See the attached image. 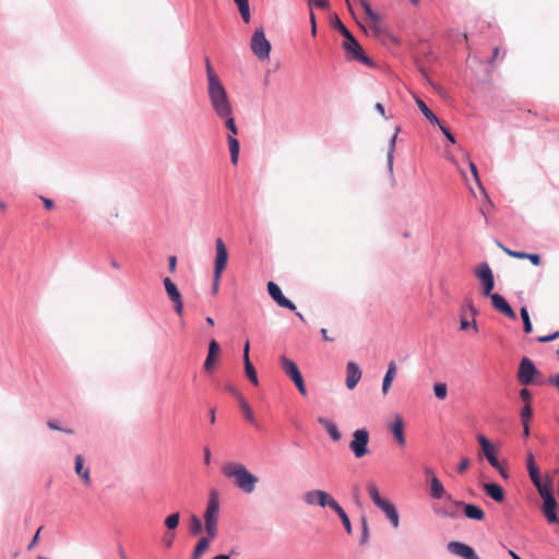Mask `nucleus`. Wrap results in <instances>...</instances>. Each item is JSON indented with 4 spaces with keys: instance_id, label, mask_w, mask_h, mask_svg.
<instances>
[{
    "instance_id": "obj_1",
    "label": "nucleus",
    "mask_w": 559,
    "mask_h": 559,
    "mask_svg": "<svg viewBox=\"0 0 559 559\" xmlns=\"http://www.w3.org/2000/svg\"><path fill=\"white\" fill-rule=\"evenodd\" d=\"M475 275L483 284V294L486 297H490L492 307L507 316L508 318L515 320L516 313L512 309V307L509 305L507 299L501 296L500 294L492 293L495 288V277L493 273L488 265V263L483 262L480 263L477 269L475 270Z\"/></svg>"
},
{
    "instance_id": "obj_2",
    "label": "nucleus",
    "mask_w": 559,
    "mask_h": 559,
    "mask_svg": "<svg viewBox=\"0 0 559 559\" xmlns=\"http://www.w3.org/2000/svg\"><path fill=\"white\" fill-rule=\"evenodd\" d=\"M222 472L226 477L233 478L235 486L245 493L253 492L259 481V478L240 463H226Z\"/></svg>"
},
{
    "instance_id": "obj_3",
    "label": "nucleus",
    "mask_w": 559,
    "mask_h": 559,
    "mask_svg": "<svg viewBox=\"0 0 559 559\" xmlns=\"http://www.w3.org/2000/svg\"><path fill=\"white\" fill-rule=\"evenodd\" d=\"M332 26L338 31L345 38L343 43V49L347 53V59L359 61L367 66H372V61L365 55V51L355 36L348 31L344 23L336 15L332 22Z\"/></svg>"
},
{
    "instance_id": "obj_4",
    "label": "nucleus",
    "mask_w": 559,
    "mask_h": 559,
    "mask_svg": "<svg viewBox=\"0 0 559 559\" xmlns=\"http://www.w3.org/2000/svg\"><path fill=\"white\" fill-rule=\"evenodd\" d=\"M219 519V495L217 490L212 489L209 493L206 508L204 511V530L206 536L215 538L218 532Z\"/></svg>"
},
{
    "instance_id": "obj_5",
    "label": "nucleus",
    "mask_w": 559,
    "mask_h": 559,
    "mask_svg": "<svg viewBox=\"0 0 559 559\" xmlns=\"http://www.w3.org/2000/svg\"><path fill=\"white\" fill-rule=\"evenodd\" d=\"M207 93L212 108L218 118L233 114V106L223 84L209 86Z\"/></svg>"
},
{
    "instance_id": "obj_6",
    "label": "nucleus",
    "mask_w": 559,
    "mask_h": 559,
    "mask_svg": "<svg viewBox=\"0 0 559 559\" xmlns=\"http://www.w3.org/2000/svg\"><path fill=\"white\" fill-rule=\"evenodd\" d=\"M250 48L260 60L270 57L271 44L266 39L263 27L257 28L251 37Z\"/></svg>"
},
{
    "instance_id": "obj_7",
    "label": "nucleus",
    "mask_w": 559,
    "mask_h": 559,
    "mask_svg": "<svg viewBox=\"0 0 559 559\" xmlns=\"http://www.w3.org/2000/svg\"><path fill=\"white\" fill-rule=\"evenodd\" d=\"M368 443L369 432L366 428H360L353 432L349 449L356 459H361L369 453Z\"/></svg>"
},
{
    "instance_id": "obj_8",
    "label": "nucleus",
    "mask_w": 559,
    "mask_h": 559,
    "mask_svg": "<svg viewBox=\"0 0 559 559\" xmlns=\"http://www.w3.org/2000/svg\"><path fill=\"white\" fill-rule=\"evenodd\" d=\"M302 499L308 506H319L322 508H332L336 500L326 491L320 489H313L306 491Z\"/></svg>"
},
{
    "instance_id": "obj_9",
    "label": "nucleus",
    "mask_w": 559,
    "mask_h": 559,
    "mask_svg": "<svg viewBox=\"0 0 559 559\" xmlns=\"http://www.w3.org/2000/svg\"><path fill=\"white\" fill-rule=\"evenodd\" d=\"M540 372L528 357H523L520 361L518 380L522 385H531L534 383V378L539 376Z\"/></svg>"
},
{
    "instance_id": "obj_10",
    "label": "nucleus",
    "mask_w": 559,
    "mask_h": 559,
    "mask_svg": "<svg viewBox=\"0 0 559 559\" xmlns=\"http://www.w3.org/2000/svg\"><path fill=\"white\" fill-rule=\"evenodd\" d=\"M215 249L216 257L214 262V272H216V278H221L228 262V251L222 238L216 239Z\"/></svg>"
},
{
    "instance_id": "obj_11",
    "label": "nucleus",
    "mask_w": 559,
    "mask_h": 559,
    "mask_svg": "<svg viewBox=\"0 0 559 559\" xmlns=\"http://www.w3.org/2000/svg\"><path fill=\"white\" fill-rule=\"evenodd\" d=\"M267 293L280 307L296 311L295 304L283 295L281 287L276 283H267Z\"/></svg>"
},
{
    "instance_id": "obj_12",
    "label": "nucleus",
    "mask_w": 559,
    "mask_h": 559,
    "mask_svg": "<svg viewBox=\"0 0 559 559\" xmlns=\"http://www.w3.org/2000/svg\"><path fill=\"white\" fill-rule=\"evenodd\" d=\"M477 441L480 444L483 453H484L485 457L487 459L488 463L493 468H500V463L496 455V450H495V447L492 445V443L484 435H478Z\"/></svg>"
},
{
    "instance_id": "obj_13",
    "label": "nucleus",
    "mask_w": 559,
    "mask_h": 559,
    "mask_svg": "<svg viewBox=\"0 0 559 559\" xmlns=\"http://www.w3.org/2000/svg\"><path fill=\"white\" fill-rule=\"evenodd\" d=\"M377 508H379L384 513L393 528H397L400 526V514L396 507L392 502L384 500Z\"/></svg>"
},
{
    "instance_id": "obj_14",
    "label": "nucleus",
    "mask_w": 559,
    "mask_h": 559,
    "mask_svg": "<svg viewBox=\"0 0 559 559\" xmlns=\"http://www.w3.org/2000/svg\"><path fill=\"white\" fill-rule=\"evenodd\" d=\"M453 504L457 506V507L463 506V508H464V515L467 519L476 520V521H483L485 519L484 510L479 506H477V504L464 503V502H461V501H453Z\"/></svg>"
},
{
    "instance_id": "obj_15",
    "label": "nucleus",
    "mask_w": 559,
    "mask_h": 559,
    "mask_svg": "<svg viewBox=\"0 0 559 559\" xmlns=\"http://www.w3.org/2000/svg\"><path fill=\"white\" fill-rule=\"evenodd\" d=\"M221 353V346L216 340H211L209 343V352L204 361V369L206 372H212L215 361Z\"/></svg>"
},
{
    "instance_id": "obj_16",
    "label": "nucleus",
    "mask_w": 559,
    "mask_h": 559,
    "mask_svg": "<svg viewBox=\"0 0 559 559\" xmlns=\"http://www.w3.org/2000/svg\"><path fill=\"white\" fill-rule=\"evenodd\" d=\"M542 511L550 524L559 523V516L557 513V500L555 497L543 501Z\"/></svg>"
},
{
    "instance_id": "obj_17",
    "label": "nucleus",
    "mask_w": 559,
    "mask_h": 559,
    "mask_svg": "<svg viewBox=\"0 0 559 559\" xmlns=\"http://www.w3.org/2000/svg\"><path fill=\"white\" fill-rule=\"evenodd\" d=\"M361 378V371L358 365L354 361H349L346 366V386L353 390Z\"/></svg>"
},
{
    "instance_id": "obj_18",
    "label": "nucleus",
    "mask_w": 559,
    "mask_h": 559,
    "mask_svg": "<svg viewBox=\"0 0 559 559\" xmlns=\"http://www.w3.org/2000/svg\"><path fill=\"white\" fill-rule=\"evenodd\" d=\"M483 489L496 502H502L506 498L504 490L498 483H485Z\"/></svg>"
},
{
    "instance_id": "obj_19",
    "label": "nucleus",
    "mask_w": 559,
    "mask_h": 559,
    "mask_svg": "<svg viewBox=\"0 0 559 559\" xmlns=\"http://www.w3.org/2000/svg\"><path fill=\"white\" fill-rule=\"evenodd\" d=\"M447 547L451 554L460 556L464 559H468L469 556L475 551L471 546L461 542H450Z\"/></svg>"
},
{
    "instance_id": "obj_20",
    "label": "nucleus",
    "mask_w": 559,
    "mask_h": 559,
    "mask_svg": "<svg viewBox=\"0 0 559 559\" xmlns=\"http://www.w3.org/2000/svg\"><path fill=\"white\" fill-rule=\"evenodd\" d=\"M318 423L321 427H323L325 429V431L328 432V435L334 442H337L341 440L342 435H341L336 424H334L332 420H330L325 417H319Z\"/></svg>"
},
{
    "instance_id": "obj_21",
    "label": "nucleus",
    "mask_w": 559,
    "mask_h": 559,
    "mask_svg": "<svg viewBox=\"0 0 559 559\" xmlns=\"http://www.w3.org/2000/svg\"><path fill=\"white\" fill-rule=\"evenodd\" d=\"M396 376V364L394 360L390 361L388 365V370L383 377L382 381V393L386 394L392 385V382Z\"/></svg>"
},
{
    "instance_id": "obj_22",
    "label": "nucleus",
    "mask_w": 559,
    "mask_h": 559,
    "mask_svg": "<svg viewBox=\"0 0 559 559\" xmlns=\"http://www.w3.org/2000/svg\"><path fill=\"white\" fill-rule=\"evenodd\" d=\"M331 510H333L340 518L345 531L347 534H352L353 532V528H352V523H350V520L347 515V513L345 512V510L343 509V507L336 501Z\"/></svg>"
},
{
    "instance_id": "obj_23",
    "label": "nucleus",
    "mask_w": 559,
    "mask_h": 559,
    "mask_svg": "<svg viewBox=\"0 0 559 559\" xmlns=\"http://www.w3.org/2000/svg\"><path fill=\"white\" fill-rule=\"evenodd\" d=\"M280 362H281L283 372L288 378H292L293 376H295L296 373H298L300 371L298 366L296 365V362L294 360L287 358L284 355L280 357Z\"/></svg>"
},
{
    "instance_id": "obj_24",
    "label": "nucleus",
    "mask_w": 559,
    "mask_h": 559,
    "mask_svg": "<svg viewBox=\"0 0 559 559\" xmlns=\"http://www.w3.org/2000/svg\"><path fill=\"white\" fill-rule=\"evenodd\" d=\"M430 496L433 499H442L445 497V489L436 475L430 478Z\"/></svg>"
},
{
    "instance_id": "obj_25",
    "label": "nucleus",
    "mask_w": 559,
    "mask_h": 559,
    "mask_svg": "<svg viewBox=\"0 0 559 559\" xmlns=\"http://www.w3.org/2000/svg\"><path fill=\"white\" fill-rule=\"evenodd\" d=\"M391 431L399 444L402 447L405 445L404 425L401 417L397 416L395 421L391 425Z\"/></svg>"
},
{
    "instance_id": "obj_26",
    "label": "nucleus",
    "mask_w": 559,
    "mask_h": 559,
    "mask_svg": "<svg viewBox=\"0 0 559 559\" xmlns=\"http://www.w3.org/2000/svg\"><path fill=\"white\" fill-rule=\"evenodd\" d=\"M83 462H84V460H83L82 455L78 454L75 456L74 469H75L76 475L83 479L84 484L90 485L91 484L90 468H84Z\"/></svg>"
},
{
    "instance_id": "obj_27",
    "label": "nucleus",
    "mask_w": 559,
    "mask_h": 559,
    "mask_svg": "<svg viewBox=\"0 0 559 559\" xmlns=\"http://www.w3.org/2000/svg\"><path fill=\"white\" fill-rule=\"evenodd\" d=\"M416 105L418 106L421 114L425 116V118L432 124H440V121L438 117L435 115V112L426 105V103L420 99L416 98Z\"/></svg>"
},
{
    "instance_id": "obj_28",
    "label": "nucleus",
    "mask_w": 559,
    "mask_h": 559,
    "mask_svg": "<svg viewBox=\"0 0 559 559\" xmlns=\"http://www.w3.org/2000/svg\"><path fill=\"white\" fill-rule=\"evenodd\" d=\"M227 143L230 153V160L234 165L238 163L240 144L239 141L231 134L227 135Z\"/></svg>"
},
{
    "instance_id": "obj_29",
    "label": "nucleus",
    "mask_w": 559,
    "mask_h": 559,
    "mask_svg": "<svg viewBox=\"0 0 559 559\" xmlns=\"http://www.w3.org/2000/svg\"><path fill=\"white\" fill-rule=\"evenodd\" d=\"M399 131H400V129L397 128L389 141L386 164H388V169L390 173H393L394 152H395V144H396Z\"/></svg>"
},
{
    "instance_id": "obj_30",
    "label": "nucleus",
    "mask_w": 559,
    "mask_h": 559,
    "mask_svg": "<svg viewBox=\"0 0 559 559\" xmlns=\"http://www.w3.org/2000/svg\"><path fill=\"white\" fill-rule=\"evenodd\" d=\"M164 286H165L167 296L171 301H177L178 299L181 298V294H180L178 287L169 277L164 278Z\"/></svg>"
},
{
    "instance_id": "obj_31",
    "label": "nucleus",
    "mask_w": 559,
    "mask_h": 559,
    "mask_svg": "<svg viewBox=\"0 0 559 559\" xmlns=\"http://www.w3.org/2000/svg\"><path fill=\"white\" fill-rule=\"evenodd\" d=\"M535 488L537 489L543 501L555 497L552 489H551V480L550 479L539 483L538 485L535 486Z\"/></svg>"
},
{
    "instance_id": "obj_32",
    "label": "nucleus",
    "mask_w": 559,
    "mask_h": 559,
    "mask_svg": "<svg viewBox=\"0 0 559 559\" xmlns=\"http://www.w3.org/2000/svg\"><path fill=\"white\" fill-rule=\"evenodd\" d=\"M367 491L376 507H378L385 500L384 498L381 497L377 484L372 480L367 483Z\"/></svg>"
},
{
    "instance_id": "obj_33",
    "label": "nucleus",
    "mask_w": 559,
    "mask_h": 559,
    "mask_svg": "<svg viewBox=\"0 0 559 559\" xmlns=\"http://www.w3.org/2000/svg\"><path fill=\"white\" fill-rule=\"evenodd\" d=\"M212 539L213 538H210V536H203L199 539L192 551L194 559H200L202 554L209 549Z\"/></svg>"
},
{
    "instance_id": "obj_34",
    "label": "nucleus",
    "mask_w": 559,
    "mask_h": 559,
    "mask_svg": "<svg viewBox=\"0 0 559 559\" xmlns=\"http://www.w3.org/2000/svg\"><path fill=\"white\" fill-rule=\"evenodd\" d=\"M243 365H245V373H246L248 380L253 385H258L259 384V380H258L257 371H255V368L252 365L250 358H247L246 361H243Z\"/></svg>"
},
{
    "instance_id": "obj_35",
    "label": "nucleus",
    "mask_w": 559,
    "mask_h": 559,
    "mask_svg": "<svg viewBox=\"0 0 559 559\" xmlns=\"http://www.w3.org/2000/svg\"><path fill=\"white\" fill-rule=\"evenodd\" d=\"M245 23L250 22L249 0H234Z\"/></svg>"
},
{
    "instance_id": "obj_36",
    "label": "nucleus",
    "mask_w": 559,
    "mask_h": 559,
    "mask_svg": "<svg viewBox=\"0 0 559 559\" xmlns=\"http://www.w3.org/2000/svg\"><path fill=\"white\" fill-rule=\"evenodd\" d=\"M190 525V533L191 535L195 536L199 535L203 530V524L200 520V518L197 514H191L189 519Z\"/></svg>"
},
{
    "instance_id": "obj_37",
    "label": "nucleus",
    "mask_w": 559,
    "mask_h": 559,
    "mask_svg": "<svg viewBox=\"0 0 559 559\" xmlns=\"http://www.w3.org/2000/svg\"><path fill=\"white\" fill-rule=\"evenodd\" d=\"M179 521H180V513L174 512V513L169 514L168 516H166L164 524H165L167 531L171 532L178 527Z\"/></svg>"
},
{
    "instance_id": "obj_38",
    "label": "nucleus",
    "mask_w": 559,
    "mask_h": 559,
    "mask_svg": "<svg viewBox=\"0 0 559 559\" xmlns=\"http://www.w3.org/2000/svg\"><path fill=\"white\" fill-rule=\"evenodd\" d=\"M520 316H521V319H522V322H523V331L526 334L531 333L533 331V325H532V322H531L528 310H527V308L525 306H523L520 309Z\"/></svg>"
},
{
    "instance_id": "obj_39",
    "label": "nucleus",
    "mask_w": 559,
    "mask_h": 559,
    "mask_svg": "<svg viewBox=\"0 0 559 559\" xmlns=\"http://www.w3.org/2000/svg\"><path fill=\"white\" fill-rule=\"evenodd\" d=\"M205 67H206V75H207L209 86L222 84L218 76L215 74V72L213 70L209 58L205 59Z\"/></svg>"
},
{
    "instance_id": "obj_40",
    "label": "nucleus",
    "mask_w": 559,
    "mask_h": 559,
    "mask_svg": "<svg viewBox=\"0 0 559 559\" xmlns=\"http://www.w3.org/2000/svg\"><path fill=\"white\" fill-rule=\"evenodd\" d=\"M513 258H516V259H527L531 261V263L535 266H538L540 265L542 263V258L539 254L537 253H526V252H523V253H514L513 254Z\"/></svg>"
},
{
    "instance_id": "obj_41",
    "label": "nucleus",
    "mask_w": 559,
    "mask_h": 559,
    "mask_svg": "<svg viewBox=\"0 0 559 559\" xmlns=\"http://www.w3.org/2000/svg\"><path fill=\"white\" fill-rule=\"evenodd\" d=\"M239 403H240V407L243 412V415L246 417V419L252 424L255 423V419H254V415L252 413V409L250 408L249 404L246 402V400L240 396V400H239Z\"/></svg>"
},
{
    "instance_id": "obj_42",
    "label": "nucleus",
    "mask_w": 559,
    "mask_h": 559,
    "mask_svg": "<svg viewBox=\"0 0 559 559\" xmlns=\"http://www.w3.org/2000/svg\"><path fill=\"white\" fill-rule=\"evenodd\" d=\"M360 1V4L364 9V11L366 12V14L369 16V19L373 22V23H378L380 17L379 15L372 10V8L370 7V4L368 3L367 0H359Z\"/></svg>"
},
{
    "instance_id": "obj_43",
    "label": "nucleus",
    "mask_w": 559,
    "mask_h": 559,
    "mask_svg": "<svg viewBox=\"0 0 559 559\" xmlns=\"http://www.w3.org/2000/svg\"><path fill=\"white\" fill-rule=\"evenodd\" d=\"M219 118L225 120V126L231 135H236L238 133V128L236 126L235 118H234L233 114L228 115L226 117H219Z\"/></svg>"
},
{
    "instance_id": "obj_44",
    "label": "nucleus",
    "mask_w": 559,
    "mask_h": 559,
    "mask_svg": "<svg viewBox=\"0 0 559 559\" xmlns=\"http://www.w3.org/2000/svg\"><path fill=\"white\" fill-rule=\"evenodd\" d=\"M47 426L52 430L63 431L68 435H73L74 430L72 428L62 427L60 423L56 419H50L47 421Z\"/></svg>"
},
{
    "instance_id": "obj_45",
    "label": "nucleus",
    "mask_w": 559,
    "mask_h": 559,
    "mask_svg": "<svg viewBox=\"0 0 559 559\" xmlns=\"http://www.w3.org/2000/svg\"><path fill=\"white\" fill-rule=\"evenodd\" d=\"M433 392L437 399L444 400L448 393V386L445 383L440 382L433 385Z\"/></svg>"
},
{
    "instance_id": "obj_46",
    "label": "nucleus",
    "mask_w": 559,
    "mask_h": 559,
    "mask_svg": "<svg viewBox=\"0 0 559 559\" xmlns=\"http://www.w3.org/2000/svg\"><path fill=\"white\" fill-rule=\"evenodd\" d=\"M468 166H469V169H471V173L477 183V186L483 190V192L485 193V188L483 187L481 182H480V179H479V175H478V169H477V166L474 162L469 160L468 162Z\"/></svg>"
},
{
    "instance_id": "obj_47",
    "label": "nucleus",
    "mask_w": 559,
    "mask_h": 559,
    "mask_svg": "<svg viewBox=\"0 0 559 559\" xmlns=\"http://www.w3.org/2000/svg\"><path fill=\"white\" fill-rule=\"evenodd\" d=\"M533 416V409L531 407V404H525L524 407L522 408L521 411V419H522V424L523 423H527L531 420Z\"/></svg>"
},
{
    "instance_id": "obj_48",
    "label": "nucleus",
    "mask_w": 559,
    "mask_h": 559,
    "mask_svg": "<svg viewBox=\"0 0 559 559\" xmlns=\"http://www.w3.org/2000/svg\"><path fill=\"white\" fill-rule=\"evenodd\" d=\"M308 5L311 10H312V8L328 9L329 1L328 0H308Z\"/></svg>"
},
{
    "instance_id": "obj_49",
    "label": "nucleus",
    "mask_w": 559,
    "mask_h": 559,
    "mask_svg": "<svg viewBox=\"0 0 559 559\" xmlns=\"http://www.w3.org/2000/svg\"><path fill=\"white\" fill-rule=\"evenodd\" d=\"M526 467H527V472H532V471L538 469V466L536 465V462H535V457H534V455L532 453L527 454Z\"/></svg>"
},
{
    "instance_id": "obj_50",
    "label": "nucleus",
    "mask_w": 559,
    "mask_h": 559,
    "mask_svg": "<svg viewBox=\"0 0 559 559\" xmlns=\"http://www.w3.org/2000/svg\"><path fill=\"white\" fill-rule=\"evenodd\" d=\"M441 132L444 134V136L447 138L448 141H450L451 143H455V136L454 134L450 131V129L443 124H438Z\"/></svg>"
},
{
    "instance_id": "obj_51",
    "label": "nucleus",
    "mask_w": 559,
    "mask_h": 559,
    "mask_svg": "<svg viewBox=\"0 0 559 559\" xmlns=\"http://www.w3.org/2000/svg\"><path fill=\"white\" fill-rule=\"evenodd\" d=\"M528 476H530L532 483L534 484V486H536L543 481L542 477H540L539 468L536 471L528 472Z\"/></svg>"
},
{
    "instance_id": "obj_52",
    "label": "nucleus",
    "mask_w": 559,
    "mask_h": 559,
    "mask_svg": "<svg viewBox=\"0 0 559 559\" xmlns=\"http://www.w3.org/2000/svg\"><path fill=\"white\" fill-rule=\"evenodd\" d=\"M435 511L437 514H439L440 516H443V518H456L457 516V512H450L448 509H443V508L436 509Z\"/></svg>"
},
{
    "instance_id": "obj_53",
    "label": "nucleus",
    "mask_w": 559,
    "mask_h": 559,
    "mask_svg": "<svg viewBox=\"0 0 559 559\" xmlns=\"http://www.w3.org/2000/svg\"><path fill=\"white\" fill-rule=\"evenodd\" d=\"M469 466V460L467 457H463L457 466L459 473H465Z\"/></svg>"
},
{
    "instance_id": "obj_54",
    "label": "nucleus",
    "mask_w": 559,
    "mask_h": 559,
    "mask_svg": "<svg viewBox=\"0 0 559 559\" xmlns=\"http://www.w3.org/2000/svg\"><path fill=\"white\" fill-rule=\"evenodd\" d=\"M520 396H521V399L525 402V404H530V403H531L532 394H531L530 390H527V389H522V390L520 391Z\"/></svg>"
},
{
    "instance_id": "obj_55",
    "label": "nucleus",
    "mask_w": 559,
    "mask_h": 559,
    "mask_svg": "<svg viewBox=\"0 0 559 559\" xmlns=\"http://www.w3.org/2000/svg\"><path fill=\"white\" fill-rule=\"evenodd\" d=\"M295 385L301 395H304V396L307 395L308 392H307V388H306L304 378L300 379L297 383H295Z\"/></svg>"
},
{
    "instance_id": "obj_56",
    "label": "nucleus",
    "mask_w": 559,
    "mask_h": 559,
    "mask_svg": "<svg viewBox=\"0 0 559 559\" xmlns=\"http://www.w3.org/2000/svg\"><path fill=\"white\" fill-rule=\"evenodd\" d=\"M295 385L301 395H304V396L307 395L308 392H307V388H306L304 378L300 379L297 383H295Z\"/></svg>"
},
{
    "instance_id": "obj_57",
    "label": "nucleus",
    "mask_w": 559,
    "mask_h": 559,
    "mask_svg": "<svg viewBox=\"0 0 559 559\" xmlns=\"http://www.w3.org/2000/svg\"><path fill=\"white\" fill-rule=\"evenodd\" d=\"M40 531H41V527H39V528L37 530V532L35 533L34 537H33V538H32V540L29 542V544H28V546H27V549H28V550H32V549L37 545V543H38V540H39V533H40Z\"/></svg>"
},
{
    "instance_id": "obj_58",
    "label": "nucleus",
    "mask_w": 559,
    "mask_h": 559,
    "mask_svg": "<svg viewBox=\"0 0 559 559\" xmlns=\"http://www.w3.org/2000/svg\"><path fill=\"white\" fill-rule=\"evenodd\" d=\"M175 305V311L177 314L182 316L183 313V302L182 298L178 299L177 301H173Z\"/></svg>"
},
{
    "instance_id": "obj_59",
    "label": "nucleus",
    "mask_w": 559,
    "mask_h": 559,
    "mask_svg": "<svg viewBox=\"0 0 559 559\" xmlns=\"http://www.w3.org/2000/svg\"><path fill=\"white\" fill-rule=\"evenodd\" d=\"M471 325L474 326V329L477 331V326H476V321L473 320L472 323L469 321H467L466 319L462 318L461 319V329L462 330H466L468 329Z\"/></svg>"
},
{
    "instance_id": "obj_60",
    "label": "nucleus",
    "mask_w": 559,
    "mask_h": 559,
    "mask_svg": "<svg viewBox=\"0 0 559 559\" xmlns=\"http://www.w3.org/2000/svg\"><path fill=\"white\" fill-rule=\"evenodd\" d=\"M174 538H175V534L174 533L166 534V536L164 537V544H165V546L167 548H170L173 546Z\"/></svg>"
},
{
    "instance_id": "obj_61",
    "label": "nucleus",
    "mask_w": 559,
    "mask_h": 559,
    "mask_svg": "<svg viewBox=\"0 0 559 559\" xmlns=\"http://www.w3.org/2000/svg\"><path fill=\"white\" fill-rule=\"evenodd\" d=\"M226 390H227L230 394H233L235 397H237L238 400H240V396H242V395L240 394V392H239L235 386H233L231 384H227V385H226Z\"/></svg>"
},
{
    "instance_id": "obj_62",
    "label": "nucleus",
    "mask_w": 559,
    "mask_h": 559,
    "mask_svg": "<svg viewBox=\"0 0 559 559\" xmlns=\"http://www.w3.org/2000/svg\"><path fill=\"white\" fill-rule=\"evenodd\" d=\"M369 540V530H361V536L359 539L360 545L367 544Z\"/></svg>"
},
{
    "instance_id": "obj_63",
    "label": "nucleus",
    "mask_w": 559,
    "mask_h": 559,
    "mask_svg": "<svg viewBox=\"0 0 559 559\" xmlns=\"http://www.w3.org/2000/svg\"><path fill=\"white\" fill-rule=\"evenodd\" d=\"M40 199H41V201L44 203L45 209H47V210L53 209L55 203H53V201L51 199L44 198V197H40Z\"/></svg>"
},
{
    "instance_id": "obj_64",
    "label": "nucleus",
    "mask_w": 559,
    "mask_h": 559,
    "mask_svg": "<svg viewBox=\"0 0 559 559\" xmlns=\"http://www.w3.org/2000/svg\"><path fill=\"white\" fill-rule=\"evenodd\" d=\"M548 383L555 385L559 391V373L554 377H550L548 379Z\"/></svg>"
}]
</instances>
